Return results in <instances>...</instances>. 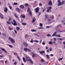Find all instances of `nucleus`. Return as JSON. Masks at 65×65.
Wrapping results in <instances>:
<instances>
[{"label": "nucleus", "instance_id": "64", "mask_svg": "<svg viewBox=\"0 0 65 65\" xmlns=\"http://www.w3.org/2000/svg\"><path fill=\"white\" fill-rule=\"evenodd\" d=\"M15 18H16V19H18V16H15Z\"/></svg>", "mask_w": 65, "mask_h": 65}, {"label": "nucleus", "instance_id": "54", "mask_svg": "<svg viewBox=\"0 0 65 65\" xmlns=\"http://www.w3.org/2000/svg\"><path fill=\"white\" fill-rule=\"evenodd\" d=\"M50 51H52V48H49Z\"/></svg>", "mask_w": 65, "mask_h": 65}, {"label": "nucleus", "instance_id": "10", "mask_svg": "<svg viewBox=\"0 0 65 65\" xmlns=\"http://www.w3.org/2000/svg\"><path fill=\"white\" fill-rule=\"evenodd\" d=\"M35 10H36V13H38L39 12V8L38 7H37L36 9H35Z\"/></svg>", "mask_w": 65, "mask_h": 65}, {"label": "nucleus", "instance_id": "49", "mask_svg": "<svg viewBox=\"0 0 65 65\" xmlns=\"http://www.w3.org/2000/svg\"><path fill=\"white\" fill-rule=\"evenodd\" d=\"M11 18H9V22H10V20H11Z\"/></svg>", "mask_w": 65, "mask_h": 65}, {"label": "nucleus", "instance_id": "39", "mask_svg": "<svg viewBox=\"0 0 65 65\" xmlns=\"http://www.w3.org/2000/svg\"><path fill=\"white\" fill-rule=\"evenodd\" d=\"M33 41H34V42H36V43L38 42V41L37 40H34Z\"/></svg>", "mask_w": 65, "mask_h": 65}, {"label": "nucleus", "instance_id": "46", "mask_svg": "<svg viewBox=\"0 0 65 65\" xmlns=\"http://www.w3.org/2000/svg\"><path fill=\"white\" fill-rule=\"evenodd\" d=\"M27 10V12H28L29 10H30V8H28Z\"/></svg>", "mask_w": 65, "mask_h": 65}, {"label": "nucleus", "instance_id": "5", "mask_svg": "<svg viewBox=\"0 0 65 65\" xmlns=\"http://www.w3.org/2000/svg\"><path fill=\"white\" fill-rule=\"evenodd\" d=\"M23 45L25 47H27V46H28V44L27 43L25 42H23Z\"/></svg>", "mask_w": 65, "mask_h": 65}, {"label": "nucleus", "instance_id": "38", "mask_svg": "<svg viewBox=\"0 0 65 65\" xmlns=\"http://www.w3.org/2000/svg\"><path fill=\"white\" fill-rule=\"evenodd\" d=\"M36 36H38V37H39V36L38 35L36 34H34Z\"/></svg>", "mask_w": 65, "mask_h": 65}, {"label": "nucleus", "instance_id": "16", "mask_svg": "<svg viewBox=\"0 0 65 65\" xmlns=\"http://www.w3.org/2000/svg\"><path fill=\"white\" fill-rule=\"evenodd\" d=\"M56 34H57V32H54L53 34L52 35V37H53V36H56Z\"/></svg>", "mask_w": 65, "mask_h": 65}, {"label": "nucleus", "instance_id": "50", "mask_svg": "<svg viewBox=\"0 0 65 65\" xmlns=\"http://www.w3.org/2000/svg\"><path fill=\"white\" fill-rule=\"evenodd\" d=\"M14 32L16 34H17V31L16 30H14Z\"/></svg>", "mask_w": 65, "mask_h": 65}, {"label": "nucleus", "instance_id": "61", "mask_svg": "<svg viewBox=\"0 0 65 65\" xmlns=\"http://www.w3.org/2000/svg\"><path fill=\"white\" fill-rule=\"evenodd\" d=\"M1 62H2V63H4V61L3 60H1Z\"/></svg>", "mask_w": 65, "mask_h": 65}, {"label": "nucleus", "instance_id": "23", "mask_svg": "<svg viewBox=\"0 0 65 65\" xmlns=\"http://www.w3.org/2000/svg\"><path fill=\"white\" fill-rule=\"evenodd\" d=\"M47 19V21L48 22H50L51 21V19H49V18Z\"/></svg>", "mask_w": 65, "mask_h": 65}, {"label": "nucleus", "instance_id": "15", "mask_svg": "<svg viewBox=\"0 0 65 65\" xmlns=\"http://www.w3.org/2000/svg\"><path fill=\"white\" fill-rule=\"evenodd\" d=\"M0 17H1V19H4V18L3 17H4V16L2 15V14L1 13L0 14Z\"/></svg>", "mask_w": 65, "mask_h": 65}, {"label": "nucleus", "instance_id": "3", "mask_svg": "<svg viewBox=\"0 0 65 65\" xmlns=\"http://www.w3.org/2000/svg\"><path fill=\"white\" fill-rule=\"evenodd\" d=\"M8 39L12 43H15V40H14L13 39H12V38L9 37L8 38Z\"/></svg>", "mask_w": 65, "mask_h": 65}, {"label": "nucleus", "instance_id": "44", "mask_svg": "<svg viewBox=\"0 0 65 65\" xmlns=\"http://www.w3.org/2000/svg\"><path fill=\"white\" fill-rule=\"evenodd\" d=\"M30 42L31 43H33V39H31L30 41Z\"/></svg>", "mask_w": 65, "mask_h": 65}, {"label": "nucleus", "instance_id": "43", "mask_svg": "<svg viewBox=\"0 0 65 65\" xmlns=\"http://www.w3.org/2000/svg\"><path fill=\"white\" fill-rule=\"evenodd\" d=\"M27 51L28 52H31V50L30 49H27Z\"/></svg>", "mask_w": 65, "mask_h": 65}, {"label": "nucleus", "instance_id": "8", "mask_svg": "<svg viewBox=\"0 0 65 65\" xmlns=\"http://www.w3.org/2000/svg\"><path fill=\"white\" fill-rule=\"evenodd\" d=\"M45 21H46V19H48V15L46 14L45 15Z\"/></svg>", "mask_w": 65, "mask_h": 65}, {"label": "nucleus", "instance_id": "63", "mask_svg": "<svg viewBox=\"0 0 65 65\" xmlns=\"http://www.w3.org/2000/svg\"><path fill=\"white\" fill-rule=\"evenodd\" d=\"M2 34L4 35V36H6V34Z\"/></svg>", "mask_w": 65, "mask_h": 65}, {"label": "nucleus", "instance_id": "2", "mask_svg": "<svg viewBox=\"0 0 65 65\" xmlns=\"http://www.w3.org/2000/svg\"><path fill=\"white\" fill-rule=\"evenodd\" d=\"M58 2L59 3L58 4V6H60V5H62L63 4H65V1H63L61 3V1L60 0H58Z\"/></svg>", "mask_w": 65, "mask_h": 65}, {"label": "nucleus", "instance_id": "48", "mask_svg": "<svg viewBox=\"0 0 65 65\" xmlns=\"http://www.w3.org/2000/svg\"><path fill=\"white\" fill-rule=\"evenodd\" d=\"M9 8L10 9H11V10H12V7L11 6H10L9 7Z\"/></svg>", "mask_w": 65, "mask_h": 65}, {"label": "nucleus", "instance_id": "37", "mask_svg": "<svg viewBox=\"0 0 65 65\" xmlns=\"http://www.w3.org/2000/svg\"><path fill=\"white\" fill-rule=\"evenodd\" d=\"M40 27H42V26H43V24H42L41 23L40 24Z\"/></svg>", "mask_w": 65, "mask_h": 65}, {"label": "nucleus", "instance_id": "4", "mask_svg": "<svg viewBox=\"0 0 65 65\" xmlns=\"http://www.w3.org/2000/svg\"><path fill=\"white\" fill-rule=\"evenodd\" d=\"M46 10V11L47 12H49L51 10V9L52 8L51 7H49Z\"/></svg>", "mask_w": 65, "mask_h": 65}, {"label": "nucleus", "instance_id": "24", "mask_svg": "<svg viewBox=\"0 0 65 65\" xmlns=\"http://www.w3.org/2000/svg\"><path fill=\"white\" fill-rule=\"evenodd\" d=\"M56 37H60L61 35H56Z\"/></svg>", "mask_w": 65, "mask_h": 65}, {"label": "nucleus", "instance_id": "57", "mask_svg": "<svg viewBox=\"0 0 65 65\" xmlns=\"http://www.w3.org/2000/svg\"><path fill=\"white\" fill-rule=\"evenodd\" d=\"M50 27L49 26H48L46 27V28H50Z\"/></svg>", "mask_w": 65, "mask_h": 65}, {"label": "nucleus", "instance_id": "25", "mask_svg": "<svg viewBox=\"0 0 65 65\" xmlns=\"http://www.w3.org/2000/svg\"><path fill=\"white\" fill-rule=\"evenodd\" d=\"M46 57L47 58V59H50V56L48 55H46Z\"/></svg>", "mask_w": 65, "mask_h": 65}, {"label": "nucleus", "instance_id": "33", "mask_svg": "<svg viewBox=\"0 0 65 65\" xmlns=\"http://www.w3.org/2000/svg\"><path fill=\"white\" fill-rule=\"evenodd\" d=\"M29 14L31 16L32 15V13H31V11H29Z\"/></svg>", "mask_w": 65, "mask_h": 65}, {"label": "nucleus", "instance_id": "18", "mask_svg": "<svg viewBox=\"0 0 65 65\" xmlns=\"http://www.w3.org/2000/svg\"><path fill=\"white\" fill-rule=\"evenodd\" d=\"M16 29L17 31H19V30H20V27H17Z\"/></svg>", "mask_w": 65, "mask_h": 65}, {"label": "nucleus", "instance_id": "34", "mask_svg": "<svg viewBox=\"0 0 65 65\" xmlns=\"http://www.w3.org/2000/svg\"><path fill=\"white\" fill-rule=\"evenodd\" d=\"M48 44H53V42L52 41H50L48 43Z\"/></svg>", "mask_w": 65, "mask_h": 65}, {"label": "nucleus", "instance_id": "13", "mask_svg": "<svg viewBox=\"0 0 65 65\" xmlns=\"http://www.w3.org/2000/svg\"><path fill=\"white\" fill-rule=\"evenodd\" d=\"M2 50L3 52H5L6 54H7V52L6 51H5V49L3 48H2Z\"/></svg>", "mask_w": 65, "mask_h": 65}, {"label": "nucleus", "instance_id": "55", "mask_svg": "<svg viewBox=\"0 0 65 65\" xmlns=\"http://www.w3.org/2000/svg\"><path fill=\"white\" fill-rule=\"evenodd\" d=\"M14 55H15V56H17V54L16 53H14Z\"/></svg>", "mask_w": 65, "mask_h": 65}, {"label": "nucleus", "instance_id": "6", "mask_svg": "<svg viewBox=\"0 0 65 65\" xmlns=\"http://www.w3.org/2000/svg\"><path fill=\"white\" fill-rule=\"evenodd\" d=\"M25 17H26V16H25V14H21L20 15L21 18H23V19H25Z\"/></svg>", "mask_w": 65, "mask_h": 65}, {"label": "nucleus", "instance_id": "19", "mask_svg": "<svg viewBox=\"0 0 65 65\" xmlns=\"http://www.w3.org/2000/svg\"><path fill=\"white\" fill-rule=\"evenodd\" d=\"M35 21H36V19H35V18H34L33 19L32 22V23H34V22H35Z\"/></svg>", "mask_w": 65, "mask_h": 65}, {"label": "nucleus", "instance_id": "62", "mask_svg": "<svg viewBox=\"0 0 65 65\" xmlns=\"http://www.w3.org/2000/svg\"><path fill=\"white\" fill-rule=\"evenodd\" d=\"M14 15L15 17L16 16H17V14H16V13H14Z\"/></svg>", "mask_w": 65, "mask_h": 65}, {"label": "nucleus", "instance_id": "59", "mask_svg": "<svg viewBox=\"0 0 65 65\" xmlns=\"http://www.w3.org/2000/svg\"><path fill=\"white\" fill-rule=\"evenodd\" d=\"M48 63L47 62H46V63H44V65H46V64H47Z\"/></svg>", "mask_w": 65, "mask_h": 65}, {"label": "nucleus", "instance_id": "35", "mask_svg": "<svg viewBox=\"0 0 65 65\" xmlns=\"http://www.w3.org/2000/svg\"><path fill=\"white\" fill-rule=\"evenodd\" d=\"M9 46L10 47H11V48H12V47H13V46H12L11 45H9Z\"/></svg>", "mask_w": 65, "mask_h": 65}, {"label": "nucleus", "instance_id": "27", "mask_svg": "<svg viewBox=\"0 0 65 65\" xmlns=\"http://www.w3.org/2000/svg\"><path fill=\"white\" fill-rule=\"evenodd\" d=\"M22 24H23V25H24V26H25L27 25V23H22Z\"/></svg>", "mask_w": 65, "mask_h": 65}, {"label": "nucleus", "instance_id": "53", "mask_svg": "<svg viewBox=\"0 0 65 65\" xmlns=\"http://www.w3.org/2000/svg\"><path fill=\"white\" fill-rule=\"evenodd\" d=\"M14 5H18V4L17 3H14Z\"/></svg>", "mask_w": 65, "mask_h": 65}, {"label": "nucleus", "instance_id": "21", "mask_svg": "<svg viewBox=\"0 0 65 65\" xmlns=\"http://www.w3.org/2000/svg\"><path fill=\"white\" fill-rule=\"evenodd\" d=\"M7 23L8 25H11V22L10 21L9 22H7Z\"/></svg>", "mask_w": 65, "mask_h": 65}, {"label": "nucleus", "instance_id": "29", "mask_svg": "<svg viewBox=\"0 0 65 65\" xmlns=\"http://www.w3.org/2000/svg\"><path fill=\"white\" fill-rule=\"evenodd\" d=\"M28 50L27 48H24V50L25 51H27Z\"/></svg>", "mask_w": 65, "mask_h": 65}, {"label": "nucleus", "instance_id": "56", "mask_svg": "<svg viewBox=\"0 0 65 65\" xmlns=\"http://www.w3.org/2000/svg\"><path fill=\"white\" fill-rule=\"evenodd\" d=\"M53 40H54V41H56V38H53Z\"/></svg>", "mask_w": 65, "mask_h": 65}, {"label": "nucleus", "instance_id": "42", "mask_svg": "<svg viewBox=\"0 0 65 65\" xmlns=\"http://www.w3.org/2000/svg\"><path fill=\"white\" fill-rule=\"evenodd\" d=\"M63 58H60L59 59H58V60H59V61H61V60H62Z\"/></svg>", "mask_w": 65, "mask_h": 65}, {"label": "nucleus", "instance_id": "47", "mask_svg": "<svg viewBox=\"0 0 65 65\" xmlns=\"http://www.w3.org/2000/svg\"><path fill=\"white\" fill-rule=\"evenodd\" d=\"M54 17V16H52L50 17V18H51L52 19H53Z\"/></svg>", "mask_w": 65, "mask_h": 65}, {"label": "nucleus", "instance_id": "17", "mask_svg": "<svg viewBox=\"0 0 65 65\" xmlns=\"http://www.w3.org/2000/svg\"><path fill=\"white\" fill-rule=\"evenodd\" d=\"M32 58H34V57L36 55V54L35 53H32Z\"/></svg>", "mask_w": 65, "mask_h": 65}, {"label": "nucleus", "instance_id": "58", "mask_svg": "<svg viewBox=\"0 0 65 65\" xmlns=\"http://www.w3.org/2000/svg\"><path fill=\"white\" fill-rule=\"evenodd\" d=\"M42 44L43 45H45V42H42Z\"/></svg>", "mask_w": 65, "mask_h": 65}, {"label": "nucleus", "instance_id": "52", "mask_svg": "<svg viewBox=\"0 0 65 65\" xmlns=\"http://www.w3.org/2000/svg\"><path fill=\"white\" fill-rule=\"evenodd\" d=\"M13 22L14 23H17V22H16L15 21V20H13Z\"/></svg>", "mask_w": 65, "mask_h": 65}, {"label": "nucleus", "instance_id": "7", "mask_svg": "<svg viewBox=\"0 0 65 65\" xmlns=\"http://www.w3.org/2000/svg\"><path fill=\"white\" fill-rule=\"evenodd\" d=\"M25 17H26V16H25V14H21L20 15L21 18H23V19H25Z\"/></svg>", "mask_w": 65, "mask_h": 65}, {"label": "nucleus", "instance_id": "31", "mask_svg": "<svg viewBox=\"0 0 65 65\" xmlns=\"http://www.w3.org/2000/svg\"><path fill=\"white\" fill-rule=\"evenodd\" d=\"M8 29L9 30H10L11 31L13 29L12 28H11L10 27H8Z\"/></svg>", "mask_w": 65, "mask_h": 65}, {"label": "nucleus", "instance_id": "14", "mask_svg": "<svg viewBox=\"0 0 65 65\" xmlns=\"http://www.w3.org/2000/svg\"><path fill=\"white\" fill-rule=\"evenodd\" d=\"M8 11V10L7 8L6 7L5 8V10H4V12H6V13H7Z\"/></svg>", "mask_w": 65, "mask_h": 65}, {"label": "nucleus", "instance_id": "41", "mask_svg": "<svg viewBox=\"0 0 65 65\" xmlns=\"http://www.w3.org/2000/svg\"><path fill=\"white\" fill-rule=\"evenodd\" d=\"M47 36L48 37H51V35L50 34H48L47 35Z\"/></svg>", "mask_w": 65, "mask_h": 65}, {"label": "nucleus", "instance_id": "45", "mask_svg": "<svg viewBox=\"0 0 65 65\" xmlns=\"http://www.w3.org/2000/svg\"><path fill=\"white\" fill-rule=\"evenodd\" d=\"M39 5L40 6H42V4H41V3H40L39 4Z\"/></svg>", "mask_w": 65, "mask_h": 65}, {"label": "nucleus", "instance_id": "40", "mask_svg": "<svg viewBox=\"0 0 65 65\" xmlns=\"http://www.w3.org/2000/svg\"><path fill=\"white\" fill-rule=\"evenodd\" d=\"M41 61L42 62H44V60L43 59H42L41 60Z\"/></svg>", "mask_w": 65, "mask_h": 65}, {"label": "nucleus", "instance_id": "12", "mask_svg": "<svg viewBox=\"0 0 65 65\" xmlns=\"http://www.w3.org/2000/svg\"><path fill=\"white\" fill-rule=\"evenodd\" d=\"M52 2L51 1H50L49 2V3H48V5H52Z\"/></svg>", "mask_w": 65, "mask_h": 65}, {"label": "nucleus", "instance_id": "9", "mask_svg": "<svg viewBox=\"0 0 65 65\" xmlns=\"http://www.w3.org/2000/svg\"><path fill=\"white\" fill-rule=\"evenodd\" d=\"M16 10H17V12L19 13H20V12H21V10L19 8H16Z\"/></svg>", "mask_w": 65, "mask_h": 65}, {"label": "nucleus", "instance_id": "26", "mask_svg": "<svg viewBox=\"0 0 65 65\" xmlns=\"http://www.w3.org/2000/svg\"><path fill=\"white\" fill-rule=\"evenodd\" d=\"M31 32H36L37 31L35 29H32L31 30Z\"/></svg>", "mask_w": 65, "mask_h": 65}, {"label": "nucleus", "instance_id": "32", "mask_svg": "<svg viewBox=\"0 0 65 65\" xmlns=\"http://www.w3.org/2000/svg\"><path fill=\"white\" fill-rule=\"evenodd\" d=\"M16 23H14V24L13 25V26H17L18 25H17V24Z\"/></svg>", "mask_w": 65, "mask_h": 65}, {"label": "nucleus", "instance_id": "1", "mask_svg": "<svg viewBox=\"0 0 65 65\" xmlns=\"http://www.w3.org/2000/svg\"><path fill=\"white\" fill-rule=\"evenodd\" d=\"M25 59H26V61L29 62L31 63V64H33L34 63L32 61V59H31L30 58V57L28 56H25Z\"/></svg>", "mask_w": 65, "mask_h": 65}, {"label": "nucleus", "instance_id": "60", "mask_svg": "<svg viewBox=\"0 0 65 65\" xmlns=\"http://www.w3.org/2000/svg\"><path fill=\"white\" fill-rule=\"evenodd\" d=\"M40 44L41 43V41H42V40L41 39H40Z\"/></svg>", "mask_w": 65, "mask_h": 65}, {"label": "nucleus", "instance_id": "30", "mask_svg": "<svg viewBox=\"0 0 65 65\" xmlns=\"http://www.w3.org/2000/svg\"><path fill=\"white\" fill-rule=\"evenodd\" d=\"M17 58H18V59L19 61H21V59H20V58L19 57V56H17Z\"/></svg>", "mask_w": 65, "mask_h": 65}, {"label": "nucleus", "instance_id": "51", "mask_svg": "<svg viewBox=\"0 0 65 65\" xmlns=\"http://www.w3.org/2000/svg\"><path fill=\"white\" fill-rule=\"evenodd\" d=\"M38 28V29H44V28H43V27H39Z\"/></svg>", "mask_w": 65, "mask_h": 65}, {"label": "nucleus", "instance_id": "36", "mask_svg": "<svg viewBox=\"0 0 65 65\" xmlns=\"http://www.w3.org/2000/svg\"><path fill=\"white\" fill-rule=\"evenodd\" d=\"M27 36H28V34H26L25 36V39H26L27 38Z\"/></svg>", "mask_w": 65, "mask_h": 65}, {"label": "nucleus", "instance_id": "20", "mask_svg": "<svg viewBox=\"0 0 65 65\" xmlns=\"http://www.w3.org/2000/svg\"><path fill=\"white\" fill-rule=\"evenodd\" d=\"M20 7L21 8L23 9L24 8V6L23 5H21L20 6Z\"/></svg>", "mask_w": 65, "mask_h": 65}, {"label": "nucleus", "instance_id": "28", "mask_svg": "<svg viewBox=\"0 0 65 65\" xmlns=\"http://www.w3.org/2000/svg\"><path fill=\"white\" fill-rule=\"evenodd\" d=\"M25 6H27V7L29 6V5L28 3L25 4Z\"/></svg>", "mask_w": 65, "mask_h": 65}, {"label": "nucleus", "instance_id": "11", "mask_svg": "<svg viewBox=\"0 0 65 65\" xmlns=\"http://www.w3.org/2000/svg\"><path fill=\"white\" fill-rule=\"evenodd\" d=\"M39 53L40 54L42 55V54H44V53H45V51L43 50L42 51H40L39 52Z\"/></svg>", "mask_w": 65, "mask_h": 65}, {"label": "nucleus", "instance_id": "22", "mask_svg": "<svg viewBox=\"0 0 65 65\" xmlns=\"http://www.w3.org/2000/svg\"><path fill=\"white\" fill-rule=\"evenodd\" d=\"M23 60L25 63H26V61H25L26 59L24 57L23 58Z\"/></svg>", "mask_w": 65, "mask_h": 65}]
</instances>
